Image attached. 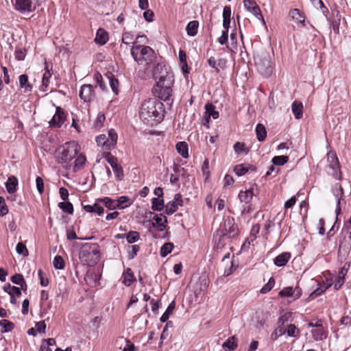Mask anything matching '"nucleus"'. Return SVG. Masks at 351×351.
<instances>
[{
    "label": "nucleus",
    "instance_id": "1",
    "mask_svg": "<svg viewBox=\"0 0 351 351\" xmlns=\"http://www.w3.org/2000/svg\"><path fill=\"white\" fill-rule=\"evenodd\" d=\"M154 77L158 80L152 90L154 95L165 101H169L174 83L173 75L169 73L165 66L158 64L154 71Z\"/></svg>",
    "mask_w": 351,
    "mask_h": 351
},
{
    "label": "nucleus",
    "instance_id": "2",
    "mask_svg": "<svg viewBox=\"0 0 351 351\" xmlns=\"http://www.w3.org/2000/svg\"><path fill=\"white\" fill-rule=\"evenodd\" d=\"M139 116L145 124L153 125L154 122L161 121L164 117L162 103L157 99L145 100L141 105Z\"/></svg>",
    "mask_w": 351,
    "mask_h": 351
},
{
    "label": "nucleus",
    "instance_id": "3",
    "mask_svg": "<svg viewBox=\"0 0 351 351\" xmlns=\"http://www.w3.org/2000/svg\"><path fill=\"white\" fill-rule=\"evenodd\" d=\"M79 145L75 141H71L60 146L56 151L55 158L66 170L71 169V161L78 154Z\"/></svg>",
    "mask_w": 351,
    "mask_h": 351
},
{
    "label": "nucleus",
    "instance_id": "4",
    "mask_svg": "<svg viewBox=\"0 0 351 351\" xmlns=\"http://www.w3.org/2000/svg\"><path fill=\"white\" fill-rule=\"evenodd\" d=\"M79 258L84 265L93 267L100 258V247L96 243H88L82 245L79 253Z\"/></svg>",
    "mask_w": 351,
    "mask_h": 351
},
{
    "label": "nucleus",
    "instance_id": "5",
    "mask_svg": "<svg viewBox=\"0 0 351 351\" xmlns=\"http://www.w3.org/2000/svg\"><path fill=\"white\" fill-rule=\"evenodd\" d=\"M130 53L134 61L141 65H150L156 58L154 51L144 45H132Z\"/></svg>",
    "mask_w": 351,
    "mask_h": 351
},
{
    "label": "nucleus",
    "instance_id": "6",
    "mask_svg": "<svg viewBox=\"0 0 351 351\" xmlns=\"http://www.w3.org/2000/svg\"><path fill=\"white\" fill-rule=\"evenodd\" d=\"M238 227L233 218L228 217L224 220L221 233H217L213 236V241L216 247L221 249L225 245L226 237L233 238L237 234Z\"/></svg>",
    "mask_w": 351,
    "mask_h": 351
},
{
    "label": "nucleus",
    "instance_id": "7",
    "mask_svg": "<svg viewBox=\"0 0 351 351\" xmlns=\"http://www.w3.org/2000/svg\"><path fill=\"white\" fill-rule=\"evenodd\" d=\"M255 65L258 72L265 76H269L272 72V63L268 53L264 52L254 58Z\"/></svg>",
    "mask_w": 351,
    "mask_h": 351
},
{
    "label": "nucleus",
    "instance_id": "8",
    "mask_svg": "<svg viewBox=\"0 0 351 351\" xmlns=\"http://www.w3.org/2000/svg\"><path fill=\"white\" fill-rule=\"evenodd\" d=\"M328 165L326 166V172L328 175L332 176L336 180L341 179V171L339 159L336 154L333 152H329L327 154Z\"/></svg>",
    "mask_w": 351,
    "mask_h": 351
},
{
    "label": "nucleus",
    "instance_id": "9",
    "mask_svg": "<svg viewBox=\"0 0 351 351\" xmlns=\"http://www.w3.org/2000/svg\"><path fill=\"white\" fill-rule=\"evenodd\" d=\"M38 0H36L37 1ZM35 0H14V8L21 14L30 13L35 10Z\"/></svg>",
    "mask_w": 351,
    "mask_h": 351
},
{
    "label": "nucleus",
    "instance_id": "10",
    "mask_svg": "<svg viewBox=\"0 0 351 351\" xmlns=\"http://www.w3.org/2000/svg\"><path fill=\"white\" fill-rule=\"evenodd\" d=\"M103 157L106 158V161L111 166L115 176L117 180H121L123 178V168L118 164V160L116 157L113 156L110 152L103 154Z\"/></svg>",
    "mask_w": 351,
    "mask_h": 351
},
{
    "label": "nucleus",
    "instance_id": "11",
    "mask_svg": "<svg viewBox=\"0 0 351 351\" xmlns=\"http://www.w3.org/2000/svg\"><path fill=\"white\" fill-rule=\"evenodd\" d=\"M243 5L248 12H251L257 19L260 20L263 25L265 24L261 9L254 1L243 0Z\"/></svg>",
    "mask_w": 351,
    "mask_h": 351
},
{
    "label": "nucleus",
    "instance_id": "12",
    "mask_svg": "<svg viewBox=\"0 0 351 351\" xmlns=\"http://www.w3.org/2000/svg\"><path fill=\"white\" fill-rule=\"evenodd\" d=\"M94 86L91 84H83L80 87L79 96L84 102H90L95 97Z\"/></svg>",
    "mask_w": 351,
    "mask_h": 351
},
{
    "label": "nucleus",
    "instance_id": "13",
    "mask_svg": "<svg viewBox=\"0 0 351 351\" xmlns=\"http://www.w3.org/2000/svg\"><path fill=\"white\" fill-rule=\"evenodd\" d=\"M182 195L180 193H176L173 197V199L166 204V214L169 215L173 214L178 210V206H182Z\"/></svg>",
    "mask_w": 351,
    "mask_h": 351
},
{
    "label": "nucleus",
    "instance_id": "14",
    "mask_svg": "<svg viewBox=\"0 0 351 351\" xmlns=\"http://www.w3.org/2000/svg\"><path fill=\"white\" fill-rule=\"evenodd\" d=\"M65 116L63 110L60 107L56 108V111L52 119L49 121L50 126L59 128L63 124Z\"/></svg>",
    "mask_w": 351,
    "mask_h": 351
},
{
    "label": "nucleus",
    "instance_id": "15",
    "mask_svg": "<svg viewBox=\"0 0 351 351\" xmlns=\"http://www.w3.org/2000/svg\"><path fill=\"white\" fill-rule=\"evenodd\" d=\"M281 298L293 297L294 300L298 299L302 295V290L300 287H287L279 292Z\"/></svg>",
    "mask_w": 351,
    "mask_h": 351
},
{
    "label": "nucleus",
    "instance_id": "16",
    "mask_svg": "<svg viewBox=\"0 0 351 351\" xmlns=\"http://www.w3.org/2000/svg\"><path fill=\"white\" fill-rule=\"evenodd\" d=\"M19 88L24 93H27L32 91V85L29 82L27 75L23 74L19 77Z\"/></svg>",
    "mask_w": 351,
    "mask_h": 351
},
{
    "label": "nucleus",
    "instance_id": "17",
    "mask_svg": "<svg viewBox=\"0 0 351 351\" xmlns=\"http://www.w3.org/2000/svg\"><path fill=\"white\" fill-rule=\"evenodd\" d=\"M167 222V218L162 214L156 215L153 217L152 225L153 227H156L158 230L163 231L165 228V223Z\"/></svg>",
    "mask_w": 351,
    "mask_h": 351
},
{
    "label": "nucleus",
    "instance_id": "18",
    "mask_svg": "<svg viewBox=\"0 0 351 351\" xmlns=\"http://www.w3.org/2000/svg\"><path fill=\"white\" fill-rule=\"evenodd\" d=\"M121 279L122 283L127 287L130 286L136 280V278L130 268H127L124 270Z\"/></svg>",
    "mask_w": 351,
    "mask_h": 351
},
{
    "label": "nucleus",
    "instance_id": "19",
    "mask_svg": "<svg viewBox=\"0 0 351 351\" xmlns=\"http://www.w3.org/2000/svg\"><path fill=\"white\" fill-rule=\"evenodd\" d=\"M291 258V254L285 252L280 254L274 259V263L277 267H284Z\"/></svg>",
    "mask_w": 351,
    "mask_h": 351
},
{
    "label": "nucleus",
    "instance_id": "20",
    "mask_svg": "<svg viewBox=\"0 0 351 351\" xmlns=\"http://www.w3.org/2000/svg\"><path fill=\"white\" fill-rule=\"evenodd\" d=\"M256 168L249 164H239L237 165L234 168V171L238 176L245 175L249 171H255Z\"/></svg>",
    "mask_w": 351,
    "mask_h": 351
},
{
    "label": "nucleus",
    "instance_id": "21",
    "mask_svg": "<svg viewBox=\"0 0 351 351\" xmlns=\"http://www.w3.org/2000/svg\"><path fill=\"white\" fill-rule=\"evenodd\" d=\"M108 150L113 149L117 145V134L113 129H110L108 132V136H106Z\"/></svg>",
    "mask_w": 351,
    "mask_h": 351
},
{
    "label": "nucleus",
    "instance_id": "22",
    "mask_svg": "<svg viewBox=\"0 0 351 351\" xmlns=\"http://www.w3.org/2000/svg\"><path fill=\"white\" fill-rule=\"evenodd\" d=\"M108 40V34L102 28H99L97 31L95 41L96 43L104 45Z\"/></svg>",
    "mask_w": 351,
    "mask_h": 351
},
{
    "label": "nucleus",
    "instance_id": "23",
    "mask_svg": "<svg viewBox=\"0 0 351 351\" xmlns=\"http://www.w3.org/2000/svg\"><path fill=\"white\" fill-rule=\"evenodd\" d=\"M237 347V338L233 335L228 338L222 344V348L225 351H234Z\"/></svg>",
    "mask_w": 351,
    "mask_h": 351
},
{
    "label": "nucleus",
    "instance_id": "24",
    "mask_svg": "<svg viewBox=\"0 0 351 351\" xmlns=\"http://www.w3.org/2000/svg\"><path fill=\"white\" fill-rule=\"evenodd\" d=\"M17 178L14 176L8 177V180L5 182V188L7 191L10 194L15 193L17 190Z\"/></svg>",
    "mask_w": 351,
    "mask_h": 351
},
{
    "label": "nucleus",
    "instance_id": "25",
    "mask_svg": "<svg viewBox=\"0 0 351 351\" xmlns=\"http://www.w3.org/2000/svg\"><path fill=\"white\" fill-rule=\"evenodd\" d=\"M254 195L253 189H249L245 191H241L239 193V198L241 202L250 204Z\"/></svg>",
    "mask_w": 351,
    "mask_h": 351
},
{
    "label": "nucleus",
    "instance_id": "26",
    "mask_svg": "<svg viewBox=\"0 0 351 351\" xmlns=\"http://www.w3.org/2000/svg\"><path fill=\"white\" fill-rule=\"evenodd\" d=\"M86 161V156L83 154H79L75 160L73 165H71L73 171L75 173L82 169L84 167Z\"/></svg>",
    "mask_w": 351,
    "mask_h": 351
},
{
    "label": "nucleus",
    "instance_id": "27",
    "mask_svg": "<svg viewBox=\"0 0 351 351\" xmlns=\"http://www.w3.org/2000/svg\"><path fill=\"white\" fill-rule=\"evenodd\" d=\"M231 8L230 6H225L223 10V27L224 29L228 30L230 25Z\"/></svg>",
    "mask_w": 351,
    "mask_h": 351
},
{
    "label": "nucleus",
    "instance_id": "28",
    "mask_svg": "<svg viewBox=\"0 0 351 351\" xmlns=\"http://www.w3.org/2000/svg\"><path fill=\"white\" fill-rule=\"evenodd\" d=\"M291 109L296 119L302 118L303 114V105L302 102L298 101H293L291 105Z\"/></svg>",
    "mask_w": 351,
    "mask_h": 351
},
{
    "label": "nucleus",
    "instance_id": "29",
    "mask_svg": "<svg viewBox=\"0 0 351 351\" xmlns=\"http://www.w3.org/2000/svg\"><path fill=\"white\" fill-rule=\"evenodd\" d=\"M118 209L122 210L130 206L134 200L128 196H121L117 199Z\"/></svg>",
    "mask_w": 351,
    "mask_h": 351
},
{
    "label": "nucleus",
    "instance_id": "30",
    "mask_svg": "<svg viewBox=\"0 0 351 351\" xmlns=\"http://www.w3.org/2000/svg\"><path fill=\"white\" fill-rule=\"evenodd\" d=\"M312 336L315 341H321L326 337V333L324 329L323 324L321 327L315 328L311 330Z\"/></svg>",
    "mask_w": 351,
    "mask_h": 351
},
{
    "label": "nucleus",
    "instance_id": "31",
    "mask_svg": "<svg viewBox=\"0 0 351 351\" xmlns=\"http://www.w3.org/2000/svg\"><path fill=\"white\" fill-rule=\"evenodd\" d=\"M104 206H105L109 210L118 209L117 199H112L110 197H106L101 199H98Z\"/></svg>",
    "mask_w": 351,
    "mask_h": 351
},
{
    "label": "nucleus",
    "instance_id": "32",
    "mask_svg": "<svg viewBox=\"0 0 351 351\" xmlns=\"http://www.w3.org/2000/svg\"><path fill=\"white\" fill-rule=\"evenodd\" d=\"M205 118L206 119L210 117H213L214 119H216L219 117V112L215 110V106L213 104H207L205 106Z\"/></svg>",
    "mask_w": 351,
    "mask_h": 351
},
{
    "label": "nucleus",
    "instance_id": "33",
    "mask_svg": "<svg viewBox=\"0 0 351 351\" xmlns=\"http://www.w3.org/2000/svg\"><path fill=\"white\" fill-rule=\"evenodd\" d=\"M199 23L197 21H190L186 27L187 34L190 36H195L197 33Z\"/></svg>",
    "mask_w": 351,
    "mask_h": 351
},
{
    "label": "nucleus",
    "instance_id": "34",
    "mask_svg": "<svg viewBox=\"0 0 351 351\" xmlns=\"http://www.w3.org/2000/svg\"><path fill=\"white\" fill-rule=\"evenodd\" d=\"M233 149L234 152L238 155H247L249 152L246 145L241 142H237L234 145Z\"/></svg>",
    "mask_w": 351,
    "mask_h": 351
},
{
    "label": "nucleus",
    "instance_id": "35",
    "mask_svg": "<svg viewBox=\"0 0 351 351\" xmlns=\"http://www.w3.org/2000/svg\"><path fill=\"white\" fill-rule=\"evenodd\" d=\"M176 149L178 152L184 158L189 157L188 145L186 142L182 141L176 144Z\"/></svg>",
    "mask_w": 351,
    "mask_h": 351
},
{
    "label": "nucleus",
    "instance_id": "36",
    "mask_svg": "<svg viewBox=\"0 0 351 351\" xmlns=\"http://www.w3.org/2000/svg\"><path fill=\"white\" fill-rule=\"evenodd\" d=\"M176 307V303L174 301L171 302V303L167 306L165 312L162 315L160 318L161 322H166L169 318L170 315L173 313V310Z\"/></svg>",
    "mask_w": 351,
    "mask_h": 351
},
{
    "label": "nucleus",
    "instance_id": "37",
    "mask_svg": "<svg viewBox=\"0 0 351 351\" xmlns=\"http://www.w3.org/2000/svg\"><path fill=\"white\" fill-rule=\"evenodd\" d=\"M3 290L8 293L10 296L12 295H20L21 294V289L14 286H12L10 284H6L3 286Z\"/></svg>",
    "mask_w": 351,
    "mask_h": 351
},
{
    "label": "nucleus",
    "instance_id": "38",
    "mask_svg": "<svg viewBox=\"0 0 351 351\" xmlns=\"http://www.w3.org/2000/svg\"><path fill=\"white\" fill-rule=\"evenodd\" d=\"M164 201L162 198L153 197L152 199V209L154 210L161 211L163 210Z\"/></svg>",
    "mask_w": 351,
    "mask_h": 351
},
{
    "label": "nucleus",
    "instance_id": "39",
    "mask_svg": "<svg viewBox=\"0 0 351 351\" xmlns=\"http://www.w3.org/2000/svg\"><path fill=\"white\" fill-rule=\"evenodd\" d=\"M256 133L258 141H263L267 136L265 128L262 124H258L256 127Z\"/></svg>",
    "mask_w": 351,
    "mask_h": 351
},
{
    "label": "nucleus",
    "instance_id": "40",
    "mask_svg": "<svg viewBox=\"0 0 351 351\" xmlns=\"http://www.w3.org/2000/svg\"><path fill=\"white\" fill-rule=\"evenodd\" d=\"M11 280L14 284L21 286L22 289H26L27 285L23 275L16 274L12 277Z\"/></svg>",
    "mask_w": 351,
    "mask_h": 351
},
{
    "label": "nucleus",
    "instance_id": "41",
    "mask_svg": "<svg viewBox=\"0 0 351 351\" xmlns=\"http://www.w3.org/2000/svg\"><path fill=\"white\" fill-rule=\"evenodd\" d=\"M58 206L65 213L71 215L73 213V204L69 202H60Z\"/></svg>",
    "mask_w": 351,
    "mask_h": 351
},
{
    "label": "nucleus",
    "instance_id": "42",
    "mask_svg": "<svg viewBox=\"0 0 351 351\" xmlns=\"http://www.w3.org/2000/svg\"><path fill=\"white\" fill-rule=\"evenodd\" d=\"M286 332V330L281 326H278L271 334L270 338L273 341L277 340L280 336Z\"/></svg>",
    "mask_w": 351,
    "mask_h": 351
},
{
    "label": "nucleus",
    "instance_id": "43",
    "mask_svg": "<svg viewBox=\"0 0 351 351\" xmlns=\"http://www.w3.org/2000/svg\"><path fill=\"white\" fill-rule=\"evenodd\" d=\"M51 77V73L49 71L48 68H47L46 71L43 75L42 79V89L43 91L47 90V88L49 86V80Z\"/></svg>",
    "mask_w": 351,
    "mask_h": 351
},
{
    "label": "nucleus",
    "instance_id": "44",
    "mask_svg": "<svg viewBox=\"0 0 351 351\" xmlns=\"http://www.w3.org/2000/svg\"><path fill=\"white\" fill-rule=\"evenodd\" d=\"M53 265L56 269H63L65 267V262L62 256L57 255L53 258Z\"/></svg>",
    "mask_w": 351,
    "mask_h": 351
},
{
    "label": "nucleus",
    "instance_id": "45",
    "mask_svg": "<svg viewBox=\"0 0 351 351\" xmlns=\"http://www.w3.org/2000/svg\"><path fill=\"white\" fill-rule=\"evenodd\" d=\"M332 193L335 198L344 197L343 188L339 183H337L332 186Z\"/></svg>",
    "mask_w": 351,
    "mask_h": 351
},
{
    "label": "nucleus",
    "instance_id": "46",
    "mask_svg": "<svg viewBox=\"0 0 351 351\" xmlns=\"http://www.w3.org/2000/svg\"><path fill=\"white\" fill-rule=\"evenodd\" d=\"M173 248V245L171 243H165L160 248V256L162 257H165L171 252Z\"/></svg>",
    "mask_w": 351,
    "mask_h": 351
},
{
    "label": "nucleus",
    "instance_id": "47",
    "mask_svg": "<svg viewBox=\"0 0 351 351\" xmlns=\"http://www.w3.org/2000/svg\"><path fill=\"white\" fill-rule=\"evenodd\" d=\"M0 326L3 328V332H8L11 331L14 327V324L8 319L1 320Z\"/></svg>",
    "mask_w": 351,
    "mask_h": 351
},
{
    "label": "nucleus",
    "instance_id": "48",
    "mask_svg": "<svg viewBox=\"0 0 351 351\" xmlns=\"http://www.w3.org/2000/svg\"><path fill=\"white\" fill-rule=\"evenodd\" d=\"M288 160H289V158L287 156H274L272 158V162L275 165L281 166V165H283L285 163H287Z\"/></svg>",
    "mask_w": 351,
    "mask_h": 351
},
{
    "label": "nucleus",
    "instance_id": "49",
    "mask_svg": "<svg viewBox=\"0 0 351 351\" xmlns=\"http://www.w3.org/2000/svg\"><path fill=\"white\" fill-rule=\"evenodd\" d=\"M96 142L99 146L101 147L103 150L108 151L107 145H106V144L107 143L106 134H101V135L97 136Z\"/></svg>",
    "mask_w": 351,
    "mask_h": 351
},
{
    "label": "nucleus",
    "instance_id": "50",
    "mask_svg": "<svg viewBox=\"0 0 351 351\" xmlns=\"http://www.w3.org/2000/svg\"><path fill=\"white\" fill-rule=\"evenodd\" d=\"M139 234L136 231H131L126 235V240L129 243H133L139 239Z\"/></svg>",
    "mask_w": 351,
    "mask_h": 351
},
{
    "label": "nucleus",
    "instance_id": "51",
    "mask_svg": "<svg viewBox=\"0 0 351 351\" xmlns=\"http://www.w3.org/2000/svg\"><path fill=\"white\" fill-rule=\"evenodd\" d=\"M134 38V35L131 32H124L122 36V43L125 45H130L131 43L133 44L134 41H133Z\"/></svg>",
    "mask_w": 351,
    "mask_h": 351
},
{
    "label": "nucleus",
    "instance_id": "52",
    "mask_svg": "<svg viewBox=\"0 0 351 351\" xmlns=\"http://www.w3.org/2000/svg\"><path fill=\"white\" fill-rule=\"evenodd\" d=\"M288 336L295 337L299 335V330L294 324H289L286 330Z\"/></svg>",
    "mask_w": 351,
    "mask_h": 351
},
{
    "label": "nucleus",
    "instance_id": "53",
    "mask_svg": "<svg viewBox=\"0 0 351 351\" xmlns=\"http://www.w3.org/2000/svg\"><path fill=\"white\" fill-rule=\"evenodd\" d=\"M109 83L112 90L116 95L119 93V82L118 80L113 76L109 77Z\"/></svg>",
    "mask_w": 351,
    "mask_h": 351
},
{
    "label": "nucleus",
    "instance_id": "54",
    "mask_svg": "<svg viewBox=\"0 0 351 351\" xmlns=\"http://www.w3.org/2000/svg\"><path fill=\"white\" fill-rule=\"evenodd\" d=\"M16 250L19 254L23 255V256H26L28 255V250L25 245L21 242L17 243L16 246Z\"/></svg>",
    "mask_w": 351,
    "mask_h": 351
},
{
    "label": "nucleus",
    "instance_id": "55",
    "mask_svg": "<svg viewBox=\"0 0 351 351\" xmlns=\"http://www.w3.org/2000/svg\"><path fill=\"white\" fill-rule=\"evenodd\" d=\"M336 199V208H335V214H336V219L339 215L341 213V207L343 205L346 204V200L344 197L341 198H335Z\"/></svg>",
    "mask_w": 351,
    "mask_h": 351
},
{
    "label": "nucleus",
    "instance_id": "56",
    "mask_svg": "<svg viewBox=\"0 0 351 351\" xmlns=\"http://www.w3.org/2000/svg\"><path fill=\"white\" fill-rule=\"evenodd\" d=\"M274 285L275 280L274 278H270L268 282L261 289V293H266L269 292L274 287Z\"/></svg>",
    "mask_w": 351,
    "mask_h": 351
},
{
    "label": "nucleus",
    "instance_id": "57",
    "mask_svg": "<svg viewBox=\"0 0 351 351\" xmlns=\"http://www.w3.org/2000/svg\"><path fill=\"white\" fill-rule=\"evenodd\" d=\"M106 120V117L104 113L99 112L95 121V127L100 128L102 127L104 122Z\"/></svg>",
    "mask_w": 351,
    "mask_h": 351
},
{
    "label": "nucleus",
    "instance_id": "58",
    "mask_svg": "<svg viewBox=\"0 0 351 351\" xmlns=\"http://www.w3.org/2000/svg\"><path fill=\"white\" fill-rule=\"evenodd\" d=\"M8 213V208L5 204V199L0 196V216H4Z\"/></svg>",
    "mask_w": 351,
    "mask_h": 351
},
{
    "label": "nucleus",
    "instance_id": "59",
    "mask_svg": "<svg viewBox=\"0 0 351 351\" xmlns=\"http://www.w3.org/2000/svg\"><path fill=\"white\" fill-rule=\"evenodd\" d=\"M148 43V38L147 37L143 34V35H138L136 37L135 41L133 43V45H145Z\"/></svg>",
    "mask_w": 351,
    "mask_h": 351
},
{
    "label": "nucleus",
    "instance_id": "60",
    "mask_svg": "<svg viewBox=\"0 0 351 351\" xmlns=\"http://www.w3.org/2000/svg\"><path fill=\"white\" fill-rule=\"evenodd\" d=\"M36 185L38 192L42 194L44 192V182L42 178L37 177L36 179Z\"/></svg>",
    "mask_w": 351,
    "mask_h": 351
},
{
    "label": "nucleus",
    "instance_id": "61",
    "mask_svg": "<svg viewBox=\"0 0 351 351\" xmlns=\"http://www.w3.org/2000/svg\"><path fill=\"white\" fill-rule=\"evenodd\" d=\"M98 199L96 202L93 204V213H97L98 215H101L104 213L103 206L99 204Z\"/></svg>",
    "mask_w": 351,
    "mask_h": 351
},
{
    "label": "nucleus",
    "instance_id": "62",
    "mask_svg": "<svg viewBox=\"0 0 351 351\" xmlns=\"http://www.w3.org/2000/svg\"><path fill=\"white\" fill-rule=\"evenodd\" d=\"M38 277L40 279V283L42 287H47L49 284V280L47 278H45L43 272L41 269H39L38 271Z\"/></svg>",
    "mask_w": 351,
    "mask_h": 351
},
{
    "label": "nucleus",
    "instance_id": "63",
    "mask_svg": "<svg viewBox=\"0 0 351 351\" xmlns=\"http://www.w3.org/2000/svg\"><path fill=\"white\" fill-rule=\"evenodd\" d=\"M228 38V30L223 29L221 33V36L218 38V42L221 45H224L227 43Z\"/></svg>",
    "mask_w": 351,
    "mask_h": 351
},
{
    "label": "nucleus",
    "instance_id": "64",
    "mask_svg": "<svg viewBox=\"0 0 351 351\" xmlns=\"http://www.w3.org/2000/svg\"><path fill=\"white\" fill-rule=\"evenodd\" d=\"M129 247L130 248V251L129 252L128 257L130 259H133L139 250V246L137 245H132Z\"/></svg>",
    "mask_w": 351,
    "mask_h": 351
}]
</instances>
